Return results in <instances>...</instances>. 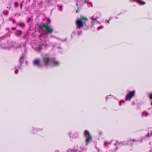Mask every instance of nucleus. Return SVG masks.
Masks as SVG:
<instances>
[{"mask_svg":"<svg viewBox=\"0 0 152 152\" xmlns=\"http://www.w3.org/2000/svg\"><path fill=\"white\" fill-rule=\"evenodd\" d=\"M113 18V17H110L109 18V20H110L111 19H112Z\"/></svg>","mask_w":152,"mask_h":152,"instance_id":"nucleus-42","label":"nucleus"},{"mask_svg":"<svg viewBox=\"0 0 152 152\" xmlns=\"http://www.w3.org/2000/svg\"><path fill=\"white\" fill-rule=\"evenodd\" d=\"M80 149L82 150L83 151H86L87 150V148L85 147H84L82 146L80 147Z\"/></svg>","mask_w":152,"mask_h":152,"instance_id":"nucleus-18","label":"nucleus"},{"mask_svg":"<svg viewBox=\"0 0 152 152\" xmlns=\"http://www.w3.org/2000/svg\"><path fill=\"white\" fill-rule=\"evenodd\" d=\"M99 134H102V132H100L99 133Z\"/></svg>","mask_w":152,"mask_h":152,"instance_id":"nucleus-54","label":"nucleus"},{"mask_svg":"<svg viewBox=\"0 0 152 152\" xmlns=\"http://www.w3.org/2000/svg\"><path fill=\"white\" fill-rule=\"evenodd\" d=\"M118 149V147H116V149H115V150H117Z\"/></svg>","mask_w":152,"mask_h":152,"instance_id":"nucleus-49","label":"nucleus"},{"mask_svg":"<svg viewBox=\"0 0 152 152\" xmlns=\"http://www.w3.org/2000/svg\"><path fill=\"white\" fill-rule=\"evenodd\" d=\"M150 152H152V149L150 150Z\"/></svg>","mask_w":152,"mask_h":152,"instance_id":"nucleus-48","label":"nucleus"},{"mask_svg":"<svg viewBox=\"0 0 152 152\" xmlns=\"http://www.w3.org/2000/svg\"><path fill=\"white\" fill-rule=\"evenodd\" d=\"M76 5H77V6H78V4H77H77H76Z\"/></svg>","mask_w":152,"mask_h":152,"instance_id":"nucleus-57","label":"nucleus"},{"mask_svg":"<svg viewBox=\"0 0 152 152\" xmlns=\"http://www.w3.org/2000/svg\"><path fill=\"white\" fill-rule=\"evenodd\" d=\"M71 38L72 39V34H71Z\"/></svg>","mask_w":152,"mask_h":152,"instance_id":"nucleus-44","label":"nucleus"},{"mask_svg":"<svg viewBox=\"0 0 152 152\" xmlns=\"http://www.w3.org/2000/svg\"><path fill=\"white\" fill-rule=\"evenodd\" d=\"M134 102H132V104L133 105H134Z\"/></svg>","mask_w":152,"mask_h":152,"instance_id":"nucleus-46","label":"nucleus"},{"mask_svg":"<svg viewBox=\"0 0 152 152\" xmlns=\"http://www.w3.org/2000/svg\"><path fill=\"white\" fill-rule=\"evenodd\" d=\"M85 3H87V4H91V7H93V5L92 4V3L91 2H89V1H85Z\"/></svg>","mask_w":152,"mask_h":152,"instance_id":"nucleus-25","label":"nucleus"},{"mask_svg":"<svg viewBox=\"0 0 152 152\" xmlns=\"http://www.w3.org/2000/svg\"><path fill=\"white\" fill-rule=\"evenodd\" d=\"M42 60L45 66L47 68L57 66L61 64V62L56 60L55 58L50 57L46 55L43 57Z\"/></svg>","mask_w":152,"mask_h":152,"instance_id":"nucleus-2","label":"nucleus"},{"mask_svg":"<svg viewBox=\"0 0 152 152\" xmlns=\"http://www.w3.org/2000/svg\"><path fill=\"white\" fill-rule=\"evenodd\" d=\"M108 143H109V144H111L110 142H108Z\"/></svg>","mask_w":152,"mask_h":152,"instance_id":"nucleus-56","label":"nucleus"},{"mask_svg":"<svg viewBox=\"0 0 152 152\" xmlns=\"http://www.w3.org/2000/svg\"><path fill=\"white\" fill-rule=\"evenodd\" d=\"M110 20H107V23H109V21H110Z\"/></svg>","mask_w":152,"mask_h":152,"instance_id":"nucleus-43","label":"nucleus"},{"mask_svg":"<svg viewBox=\"0 0 152 152\" xmlns=\"http://www.w3.org/2000/svg\"><path fill=\"white\" fill-rule=\"evenodd\" d=\"M97 23H98L99 24H100V22H99V21H98Z\"/></svg>","mask_w":152,"mask_h":152,"instance_id":"nucleus-52","label":"nucleus"},{"mask_svg":"<svg viewBox=\"0 0 152 152\" xmlns=\"http://www.w3.org/2000/svg\"><path fill=\"white\" fill-rule=\"evenodd\" d=\"M48 21L46 22V25L42 23H40L38 26V28L42 30L45 34H41L39 36V38L41 39H43L46 38L49 34H52L53 31V27L51 26H48L50 24V19L48 18Z\"/></svg>","mask_w":152,"mask_h":152,"instance_id":"nucleus-1","label":"nucleus"},{"mask_svg":"<svg viewBox=\"0 0 152 152\" xmlns=\"http://www.w3.org/2000/svg\"><path fill=\"white\" fill-rule=\"evenodd\" d=\"M3 14L5 15H7L8 14L9 12L7 10H4L3 12Z\"/></svg>","mask_w":152,"mask_h":152,"instance_id":"nucleus-19","label":"nucleus"},{"mask_svg":"<svg viewBox=\"0 0 152 152\" xmlns=\"http://www.w3.org/2000/svg\"><path fill=\"white\" fill-rule=\"evenodd\" d=\"M135 92L134 90L132 91H129V94H127L126 96V101L130 100L131 98L134 95Z\"/></svg>","mask_w":152,"mask_h":152,"instance_id":"nucleus-6","label":"nucleus"},{"mask_svg":"<svg viewBox=\"0 0 152 152\" xmlns=\"http://www.w3.org/2000/svg\"><path fill=\"white\" fill-rule=\"evenodd\" d=\"M23 46H24V47H25V44H23Z\"/></svg>","mask_w":152,"mask_h":152,"instance_id":"nucleus-50","label":"nucleus"},{"mask_svg":"<svg viewBox=\"0 0 152 152\" xmlns=\"http://www.w3.org/2000/svg\"><path fill=\"white\" fill-rule=\"evenodd\" d=\"M131 141V139H128L127 142H125V141H121L118 142L119 145H128L129 144V142Z\"/></svg>","mask_w":152,"mask_h":152,"instance_id":"nucleus-8","label":"nucleus"},{"mask_svg":"<svg viewBox=\"0 0 152 152\" xmlns=\"http://www.w3.org/2000/svg\"><path fill=\"white\" fill-rule=\"evenodd\" d=\"M23 2V1L22 2H21V3H20V8L21 9H22V5H23L22 3Z\"/></svg>","mask_w":152,"mask_h":152,"instance_id":"nucleus-34","label":"nucleus"},{"mask_svg":"<svg viewBox=\"0 0 152 152\" xmlns=\"http://www.w3.org/2000/svg\"><path fill=\"white\" fill-rule=\"evenodd\" d=\"M45 20V19H43V21Z\"/></svg>","mask_w":152,"mask_h":152,"instance_id":"nucleus-59","label":"nucleus"},{"mask_svg":"<svg viewBox=\"0 0 152 152\" xmlns=\"http://www.w3.org/2000/svg\"><path fill=\"white\" fill-rule=\"evenodd\" d=\"M12 29L13 30H15L16 29V28H14V27H12Z\"/></svg>","mask_w":152,"mask_h":152,"instance_id":"nucleus-41","label":"nucleus"},{"mask_svg":"<svg viewBox=\"0 0 152 152\" xmlns=\"http://www.w3.org/2000/svg\"><path fill=\"white\" fill-rule=\"evenodd\" d=\"M76 12L77 13L78 12V10H76Z\"/></svg>","mask_w":152,"mask_h":152,"instance_id":"nucleus-51","label":"nucleus"},{"mask_svg":"<svg viewBox=\"0 0 152 152\" xmlns=\"http://www.w3.org/2000/svg\"><path fill=\"white\" fill-rule=\"evenodd\" d=\"M14 6L15 7H18L19 6V4L18 2H16Z\"/></svg>","mask_w":152,"mask_h":152,"instance_id":"nucleus-28","label":"nucleus"},{"mask_svg":"<svg viewBox=\"0 0 152 152\" xmlns=\"http://www.w3.org/2000/svg\"><path fill=\"white\" fill-rule=\"evenodd\" d=\"M33 64L34 66L41 68L43 65L41 63V60L39 58L35 59L33 61Z\"/></svg>","mask_w":152,"mask_h":152,"instance_id":"nucleus-5","label":"nucleus"},{"mask_svg":"<svg viewBox=\"0 0 152 152\" xmlns=\"http://www.w3.org/2000/svg\"><path fill=\"white\" fill-rule=\"evenodd\" d=\"M139 141L138 140H135L134 139H133V142H137V141Z\"/></svg>","mask_w":152,"mask_h":152,"instance_id":"nucleus-38","label":"nucleus"},{"mask_svg":"<svg viewBox=\"0 0 152 152\" xmlns=\"http://www.w3.org/2000/svg\"><path fill=\"white\" fill-rule=\"evenodd\" d=\"M94 15H95V16L96 17L97 19H98L101 17L102 15L101 12H97Z\"/></svg>","mask_w":152,"mask_h":152,"instance_id":"nucleus-13","label":"nucleus"},{"mask_svg":"<svg viewBox=\"0 0 152 152\" xmlns=\"http://www.w3.org/2000/svg\"><path fill=\"white\" fill-rule=\"evenodd\" d=\"M77 32V30H76V28L75 31H73L72 32V34H73V35H74L75 34H76Z\"/></svg>","mask_w":152,"mask_h":152,"instance_id":"nucleus-23","label":"nucleus"},{"mask_svg":"<svg viewBox=\"0 0 152 152\" xmlns=\"http://www.w3.org/2000/svg\"><path fill=\"white\" fill-rule=\"evenodd\" d=\"M112 96V95H108V96H107L106 97H105V98L107 100V99H109V98H110V97H111Z\"/></svg>","mask_w":152,"mask_h":152,"instance_id":"nucleus-27","label":"nucleus"},{"mask_svg":"<svg viewBox=\"0 0 152 152\" xmlns=\"http://www.w3.org/2000/svg\"><path fill=\"white\" fill-rule=\"evenodd\" d=\"M109 145V143L107 141H105L104 142V145L106 147H107Z\"/></svg>","mask_w":152,"mask_h":152,"instance_id":"nucleus-24","label":"nucleus"},{"mask_svg":"<svg viewBox=\"0 0 152 152\" xmlns=\"http://www.w3.org/2000/svg\"><path fill=\"white\" fill-rule=\"evenodd\" d=\"M43 129V128H36L33 127L32 128V132L34 134L39 131H40Z\"/></svg>","mask_w":152,"mask_h":152,"instance_id":"nucleus-9","label":"nucleus"},{"mask_svg":"<svg viewBox=\"0 0 152 152\" xmlns=\"http://www.w3.org/2000/svg\"><path fill=\"white\" fill-rule=\"evenodd\" d=\"M148 96L150 99H152V93H149L148 94ZM151 104L152 105V101L151 103Z\"/></svg>","mask_w":152,"mask_h":152,"instance_id":"nucleus-21","label":"nucleus"},{"mask_svg":"<svg viewBox=\"0 0 152 152\" xmlns=\"http://www.w3.org/2000/svg\"><path fill=\"white\" fill-rule=\"evenodd\" d=\"M56 152H59L58 151H56Z\"/></svg>","mask_w":152,"mask_h":152,"instance_id":"nucleus-55","label":"nucleus"},{"mask_svg":"<svg viewBox=\"0 0 152 152\" xmlns=\"http://www.w3.org/2000/svg\"><path fill=\"white\" fill-rule=\"evenodd\" d=\"M115 19H118V17L116 16V17H115Z\"/></svg>","mask_w":152,"mask_h":152,"instance_id":"nucleus-45","label":"nucleus"},{"mask_svg":"<svg viewBox=\"0 0 152 152\" xmlns=\"http://www.w3.org/2000/svg\"><path fill=\"white\" fill-rule=\"evenodd\" d=\"M152 135V132L150 134L149 133V132L148 133V134L146 135L145 136V138H146L148 137H149L150 136V135Z\"/></svg>","mask_w":152,"mask_h":152,"instance_id":"nucleus-20","label":"nucleus"},{"mask_svg":"<svg viewBox=\"0 0 152 152\" xmlns=\"http://www.w3.org/2000/svg\"><path fill=\"white\" fill-rule=\"evenodd\" d=\"M58 7H59L60 8V11L61 12L62 11L63 9H62V6L61 5H57Z\"/></svg>","mask_w":152,"mask_h":152,"instance_id":"nucleus-22","label":"nucleus"},{"mask_svg":"<svg viewBox=\"0 0 152 152\" xmlns=\"http://www.w3.org/2000/svg\"><path fill=\"white\" fill-rule=\"evenodd\" d=\"M20 47H21V45H19L18 46V47H15V48H19Z\"/></svg>","mask_w":152,"mask_h":152,"instance_id":"nucleus-40","label":"nucleus"},{"mask_svg":"<svg viewBox=\"0 0 152 152\" xmlns=\"http://www.w3.org/2000/svg\"><path fill=\"white\" fill-rule=\"evenodd\" d=\"M15 34L16 36L20 37L22 34V32L20 30H17L15 32Z\"/></svg>","mask_w":152,"mask_h":152,"instance_id":"nucleus-15","label":"nucleus"},{"mask_svg":"<svg viewBox=\"0 0 152 152\" xmlns=\"http://www.w3.org/2000/svg\"><path fill=\"white\" fill-rule=\"evenodd\" d=\"M18 68L20 69H22V67L21 65H20L18 66Z\"/></svg>","mask_w":152,"mask_h":152,"instance_id":"nucleus-32","label":"nucleus"},{"mask_svg":"<svg viewBox=\"0 0 152 152\" xmlns=\"http://www.w3.org/2000/svg\"><path fill=\"white\" fill-rule=\"evenodd\" d=\"M6 29L7 30H9V28H6Z\"/></svg>","mask_w":152,"mask_h":152,"instance_id":"nucleus-47","label":"nucleus"},{"mask_svg":"<svg viewBox=\"0 0 152 152\" xmlns=\"http://www.w3.org/2000/svg\"><path fill=\"white\" fill-rule=\"evenodd\" d=\"M11 19L12 20L13 23H15L16 21L15 20H14V19L12 18Z\"/></svg>","mask_w":152,"mask_h":152,"instance_id":"nucleus-36","label":"nucleus"},{"mask_svg":"<svg viewBox=\"0 0 152 152\" xmlns=\"http://www.w3.org/2000/svg\"><path fill=\"white\" fill-rule=\"evenodd\" d=\"M29 0V1H30V0Z\"/></svg>","mask_w":152,"mask_h":152,"instance_id":"nucleus-62","label":"nucleus"},{"mask_svg":"<svg viewBox=\"0 0 152 152\" xmlns=\"http://www.w3.org/2000/svg\"><path fill=\"white\" fill-rule=\"evenodd\" d=\"M17 25H19L20 26L23 28L25 26L24 23L23 22H20L19 23L17 24Z\"/></svg>","mask_w":152,"mask_h":152,"instance_id":"nucleus-17","label":"nucleus"},{"mask_svg":"<svg viewBox=\"0 0 152 152\" xmlns=\"http://www.w3.org/2000/svg\"><path fill=\"white\" fill-rule=\"evenodd\" d=\"M25 58V55L23 54L20 57L19 59V61L20 64H22L23 63V61Z\"/></svg>","mask_w":152,"mask_h":152,"instance_id":"nucleus-12","label":"nucleus"},{"mask_svg":"<svg viewBox=\"0 0 152 152\" xmlns=\"http://www.w3.org/2000/svg\"><path fill=\"white\" fill-rule=\"evenodd\" d=\"M116 142H117L116 143H115L114 144V145H115V146H117V145H118V142H117V141H116Z\"/></svg>","mask_w":152,"mask_h":152,"instance_id":"nucleus-35","label":"nucleus"},{"mask_svg":"<svg viewBox=\"0 0 152 152\" xmlns=\"http://www.w3.org/2000/svg\"><path fill=\"white\" fill-rule=\"evenodd\" d=\"M77 150L76 149H69L67 150V152H77Z\"/></svg>","mask_w":152,"mask_h":152,"instance_id":"nucleus-16","label":"nucleus"},{"mask_svg":"<svg viewBox=\"0 0 152 152\" xmlns=\"http://www.w3.org/2000/svg\"><path fill=\"white\" fill-rule=\"evenodd\" d=\"M133 145V144H132V143H131V145Z\"/></svg>","mask_w":152,"mask_h":152,"instance_id":"nucleus-58","label":"nucleus"},{"mask_svg":"<svg viewBox=\"0 0 152 152\" xmlns=\"http://www.w3.org/2000/svg\"><path fill=\"white\" fill-rule=\"evenodd\" d=\"M84 135L86 137L85 139L86 145H87L92 141L91 137L88 131L87 130H85L84 131Z\"/></svg>","mask_w":152,"mask_h":152,"instance_id":"nucleus-4","label":"nucleus"},{"mask_svg":"<svg viewBox=\"0 0 152 152\" xmlns=\"http://www.w3.org/2000/svg\"><path fill=\"white\" fill-rule=\"evenodd\" d=\"M29 20H28V23L29 22Z\"/></svg>","mask_w":152,"mask_h":152,"instance_id":"nucleus-61","label":"nucleus"},{"mask_svg":"<svg viewBox=\"0 0 152 152\" xmlns=\"http://www.w3.org/2000/svg\"><path fill=\"white\" fill-rule=\"evenodd\" d=\"M18 69H16L15 71V74H17L18 73Z\"/></svg>","mask_w":152,"mask_h":152,"instance_id":"nucleus-30","label":"nucleus"},{"mask_svg":"<svg viewBox=\"0 0 152 152\" xmlns=\"http://www.w3.org/2000/svg\"><path fill=\"white\" fill-rule=\"evenodd\" d=\"M149 113L145 111H144L142 112V117L143 118L144 117H146L149 115Z\"/></svg>","mask_w":152,"mask_h":152,"instance_id":"nucleus-14","label":"nucleus"},{"mask_svg":"<svg viewBox=\"0 0 152 152\" xmlns=\"http://www.w3.org/2000/svg\"><path fill=\"white\" fill-rule=\"evenodd\" d=\"M11 47V46L10 47ZM10 47H5L4 48H3L5 49H6L8 50H10Z\"/></svg>","mask_w":152,"mask_h":152,"instance_id":"nucleus-29","label":"nucleus"},{"mask_svg":"<svg viewBox=\"0 0 152 152\" xmlns=\"http://www.w3.org/2000/svg\"><path fill=\"white\" fill-rule=\"evenodd\" d=\"M90 19L91 20V24L93 25L95 21H96L98 19L95 15H94L92 16L91 17Z\"/></svg>","mask_w":152,"mask_h":152,"instance_id":"nucleus-10","label":"nucleus"},{"mask_svg":"<svg viewBox=\"0 0 152 152\" xmlns=\"http://www.w3.org/2000/svg\"><path fill=\"white\" fill-rule=\"evenodd\" d=\"M39 50H41L42 49V47L41 46H39Z\"/></svg>","mask_w":152,"mask_h":152,"instance_id":"nucleus-37","label":"nucleus"},{"mask_svg":"<svg viewBox=\"0 0 152 152\" xmlns=\"http://www.w3.org/2000/svg\"><path fill=\"white\" fill-rule=\"evenodd\" d=\"M12 18H10V20H12L11 19Z\"/></svg>","mask_w":152,"mask_h":152,"instance_id":"nucleus-53","label":"nucleus"},{"mask_svg":"<svg viewBox=\"0 0 152 152\" xmlns=\"http://www.w3.org/2000/svg\"><path fill=\"white\" fill-rule=\"evenodd\" d=\"M103 28V26H99L97 28V30H100V29H101V28Z\"/></svg>","mask_w":152,"mask_h":152,"instance_id":"nucleus-26","label":"nucleus"},{"mask_svg":"<svg viewBox=\"0 0 152 152\" xmlns=\"http://www.w3.org/2000/svg\"><path fill=\"white\" fill-rule=\"evenodd\" d=\"M78 133L77 132H75L72 134L71 132H69L68 134L70 138H76L78 137Z\"/></svg>","mask_w":152,"mask_h":152,"instance_id":"nucleus-7","label":"nucleus"},{"mask_svg":"<svg viewBox=\"0 0 152 152\" xmlns=\"http://www.w3.org/2000/svg\"><path fill=\"white\" fill-rule=\"evenodd\" d=\"M130 1L131 2H132V1L136 2L139 4L140 5H144L145 3V2L140 0H130Z\"/></svg>","mask_w":152,"mask_h":152,"instance_id":"nucleus-11","label":"nucleus"},{"mask_svg":"<svg viewBox=\"0 0 152 152\" xmlns=\"http://www.w3.org/2000/svg\"><path fill=\"white\" fill-rule=\"evenodd\" d=\"M87 21H88V19L84 17L77 20L76 21V30L77 31V34L78 35H80L82 33V30L80 29L81 28L83 27L84 25L86 26V23Z\"/></svg>","mask_w":152,"mask_h":152,"instance_id":"nucleus-3","label":"nucleus"},{"mask_svg":"<svg viewBox=\"0 0 152 152\" xmlns=\"http://www.w3.org/2000/svg\"><path fill=\"white\" fill-rule=\"evenodd\" d=\"M67 39V38H66L65 39H60V40L62 41V42H65V41H66Z\"/></svg>","mask_w":152,"mask_h":152,"instance_id":"nucleus-31","label":"nucleus"},{"mask_svg":"<svg viewBox=\"0 0 152 152\" xmlns=\"http://www.w3.org/2000/svg\"><path fill=\"white\" fill-rule=\"evenodd\" d=\"M11 6H10V7H7V9L10 10L11 9Z\"/></svg>","mask_w":152,"mask_h":152,"instance_id":"nucleus-39","label":"nucleus"},{"mask_svg":"<svg viewBox=\"0 0 152 152\" xmlns=\"http://www.w3.org/2000/svg\"><path fill=\"white\" fill-rule=\"evenodd\" d=\"M125 102V101H124V100H122V101H120V102H119V105H120V106H121V102Z\"/></svg>","mask_w":152,"mask_h":152,"instance_id":"nucleus-33","label":"nucleus"},{"mask_svg":"<svg viewBox=\"0 0 152 152\" xmlns=\"http://www.w3.org/2000/svg\"><path fill=\"white\" fill-rule=\"evenodd\" d=\"M20 15V14L18 15Z\"/></svg>","mask_w":152,"mask_h":152,"instance_id":"nucleus-60","label":"nucleus"}]
</instances>
